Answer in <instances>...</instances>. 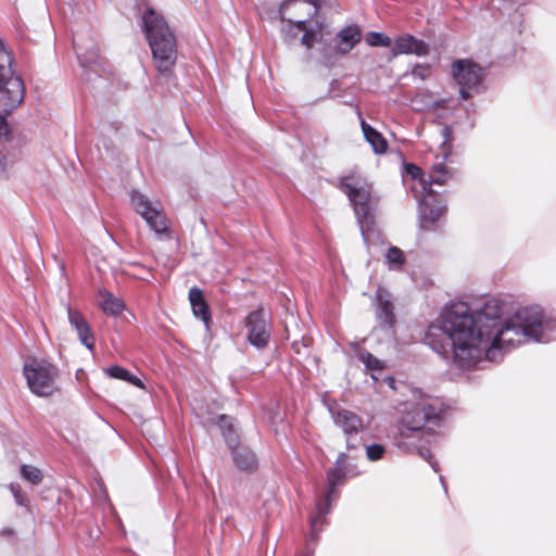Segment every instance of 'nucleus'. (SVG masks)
I'll return each instance as SVG.
<instances>
[{
    "label": "nucleus",
    "mask_w": 556,
    "mask_h": 556,
    "mask_svg": "<svg viewBox=\"0 0 556 556\" xmlns=\"http://www.w3.org/2000/svg\"><path fill=\"white\" fill-rule=\"evenodd\" d=\"M105 374L114 379H119L127 381L128 383L136 386L140 389H144L143 382L132 374H130L127 369L121 367V366H111L105 369Z\"/></svg>",
    "instance_id": "5701e85b"
},
{
    "label": "nucleus",
    "mask_w": 556,
    "mask_h": 556,
    "mask_svg": "<svg viewBox=\"0 0 556 556\" xmlns=\"http://www.w3.org/2000/svg\"><path fill=\"white\" fill-rule=\"evenodd\" d=\"M245 326L248 328V340L252 345L258 349L267 345L270 334L262 311L250 313Z\"/></svg>",
    "instance_id": "4468645a"
},
{
    "label": "nucleus",
    "mask_w": 556,
    "mask_h": 556,
    "mask_svg": "<svg viewBox=\"0 0 556 556\" xmlns=\"http://www.w3.org/2000/svg\"><path fill=\"white\" fill-rule=\"evenodd\" d=\"M332 417L334 424L342 428L344 431L346 435L348 447H358L361 441L354 437L364 430L362 419L355 413L348 409H339L337 412H332Z\"/></svg>",
    "instance_id": "ddd939ff"
},
{
    "label": "nucleus",
    "mask_w": 556,
    "mask_h": 556,
    "mask_svg": "<svg viewBox=\"0 0 556 556\" xmlns=\"http://www.w3.org/2000/svg\"><path fill=\"white\" fill-rule=\"evenodd\" d=\"M452 73L458 85L462 86L460 94L464 99L469 97L466 88L477 87L483 78V70L469 60H458L453 64Z\"/></svg>",
    "instance_id": "f8f14e48"
},
{
    "label": "nucleus",
    "mask_w": 556,
    "mask_h": 556,
    "mask_svg": "<svg viewBox=\"0 0 556 556\" xmlns=\"http://www.w3.org/2000/svg\"><path fill=\"white\" fill-rule=\"evenodd\" d=\"M341 189L350 199L362 235L367 241L374 223L372 214L377 206V199L372 194L371 185L361 177H345L341 181Z\"/></svg>",
    "instance_id": "39448f33"
},
{
    "label": "nucleus",
    "mask_w": 556,
    "mask_h": 556,
    "mask_svg": "<svg viewBox=\"0 0 556 556\" xmlns=\"http://www.w3.org/2000/svg\"><path fill=\"white\" fill-rule=\"evenodd\" d=\"M9 165H10V162H9L8 157L0 150V176L7 175Z\"/></svg>",
    "instance_id": "72a5a7b5"
},
{
    "label": "nucleus",
    "mask_w": 556,
    "mask_h": 556,
    "mask_svg": "<svg viewBox=\"0 0 556 556\" xmlns=\"http://www.w3.org/2000/svg\"><path fill=\"white\" fill-rule=\"evenodd\" d=\"M376 317L381 327L391 328L394 323L393 304L390 293L379 288L376 293Z\"/></svg>",
    "instance_id": "dca6fc26"
},
{
    "label": "nucleus",
    "mask_w": 556,
    "mask_h": 556,
    "mask_svg": "<svg viewBox=\"0 0 556 556\" xmlns=\"http://www.w3.org/2000/svg\"><path fill=\"white\" fill-rule=\"evenodd\" d=\"M407 172L413 176V178H417L420 176L421 170L416 165H408Z\"/></svg>",
    "instance_id": "f704fd0d"
},
{
    "label": "nucleus",
    "mask_w": 556,
    "mask_h": 556,
    "mask_svg": "<svg viewBox=\"0 0 556 556\" xmlns=\"http://www.w3.org/2000/svg\"><path fill=\"white\" fill-rule=\"evenodd\" d=\"M130 203L156 236L167 235L168 220L156 203H153L146 194L137 190L131 191Z\"/></svg>",
    "instance_id": "0eeeda50"
},
{
    "label": "nucleus",
    "mask_w": 556,
    "mask_h": 556,
    "mask_svg": "<svg viewBox=\"0 0 556 556\" xmlns=\"http://www.w3.org/2000/svg\"><path fill=\"white\" fill-rule=\"evenodd\" d=\"M441 136L443 138L442 146L445 147L448 144V142L452 140V128L450 126H444L441 129Z\"/></svg>",
    "instance_id": "473e14b6"
},
{
    "label": "nucleus",
    "mask_w": 556,
    "mask_h": 556,
    "mask_svg": "<svg viewBox=\"0 0 556 556\" xmlns=\"http://www.w3.org/2000/svg\"><path fill=\"white\" fill-rule=\"evenodd\" d=\"M142 26L148 39L156 71L169 78L177 62V39L164 17L153 9L142 16Z\"/></svg>",
    "instance_id": "7ed1b4c3"
},
{
    "label": "nucleus",
    "mask_w": 556,
    "mask_h": 556,
    "mask_svg": "<svg viewBox=\"0 0 556 556\" xmlns=\"http://www.w3.org/2000/svg\"><path fill=\"white\" fill-rule=\"evenodd\" d=\"M384 454V446L381 444H372L366 447V455L368 459L375 462L382 458Z\"/></svg>",
    "instance_id": "c756f323"
},
{
    "label": "nucleus",
    "mask_w": 556,
    "mask_h": 556,
    "mask_svg": "<svg viewBox=\"0 0 556 556\" xmlns=\"http://www.w3.org/2000/svg\"><path fill=\"white\" fill-rule=\"evenodd\" d=\"M391 53L392 56H397L400 54L425 56L429 53V46L425 41L417 39L412 35H404L397 37L393 41Z\"/></svg>",
    "instance_id": "2eb2a0df"
},
{
    "label": "nucleus",
    "mask_w": 556,
    "mask_h": 556,
    "mask_svg": "<svg viewBox=\"0 0 556 556\" xmlns=\"http://www.w3.org/2000/svg\"><path fill=\"white\" fill-rule=\"evenodd\" d=\"M361 41V29L357 25H349L336 37L334 51L340 54L350 52Z\"/></svg>",
    "instance_id": "f3484780"
},
{
    "label": "nucleus",
    "mask_w": 556,
    "mask_h": 556,
    "mask_svg": "<svg viewBox=\"0 0 556 556\" xmlns=\"http://www.w3.org/2000/svg\"><path fill=\"white\" fill-rule=\"evenodd\" d=\"M361 126L366 141L371 146L374 152L377 154L384 153L387 151L388 143L382 135L365 121L361 122Z\"/></svg>",
    "instance_id": "412c9836"
},
{
    "label": "nucleus",
    "mask_w": 556,
    "mask_h": 556,
    "mask_svg": "<svg viewBox=\"0 0 556 556\" xmlns=\"http://www.w3.org/2000/svg\"><path fill=\"white\" fill-rule=\"evenodd\" d=\"M344 460H345V454L341 453L334 463V467L327 473L328 490H327V494L325 497V504H321V503L317 504V514L311 520V528H312L313 534L316 532L317 522L326 514H328V511L330 509V501H331L332 493L334 492L336 486L342 482V480L345 476Z\"/></svg>",
    "instance_id": "9b49d317"
},
{
    "label": "nucleus",
    "mask_w": 556,
    "mask_h": 556,
    "mask_svg": "<svg viewBox=\"0 0 556 556\" xmlns=\"http://www.w3.org/2000/svg\"><path fill=\"white\" fill-rule=\"evenodd\" d=\"M194 409L197 410L198 416L203 419L202 421L205 426L215 422V420L210 416L207 412L204 410L203 407H194Z\"/></svg>",
    "instance_id": "2f4dec72"
},
{
    "label": "nucleus",
    "mask_w": 556,
    "mask_h": 556,
    "mask_svg": "<svg viewBox=\"0 0 556 556\" xmlns=\"http://www.w3.org/2000/svg\"><path fill=\"white\" fill-rule=\"evenodd\" d=\"M291 4H293L298 9L306 7L304 2L285 0L279 9L280 18L282 22H287L289 25L294 24L298 30L304 31L301 42L307 49H311L316 42L320 41L323 38V24L319 21H314L307 24L305 20L293 21L291 18H287V9Z\"/></svg>",
    "instance_id": "1a4fd4ad"
},
{
    "label": "nucleus",
    "mask_w": 556,
    "mask_h": 556,
    "mask_svg": "<svg viewBox=\"0 0 556 556\" xmlns=\"http://www.w3.org/2000/svg\"><path fill=\"white\" fill-rule=\"evenodd\" d=\"M316 12H317L316 7L309 8L308 15L316 14Z\"/></svg>",
    "instance_id": "c9c22d12"
},
{
    "label": "nucleus",
    "mask_w": 556,
    "mask_h": 556,
    "mask_svg": "<svg viewBox=\"0 0 556 556\" xmlns=\"http://www.w3.org/2000/svg\"><path fill=\"white\" fill-rule=\"evenodd\" d=\"M78 59L81 66H89L98 63L99 54L96 49H92L86 53H78Z\"/></svg>",
    "instance_id": "c85d7f7f"
},
{
    "label": "nucleus",
    "mask_w": 556,
    "mask_h": 556,
    "mask_svg": "<svg viewBox=\"0 0 556 556\" xmlns=\"http://www.w3.org/2000/svg\"><path fill=\"white\" fill-rule=\"evenodd\" d=\"M395 413L399 424L396 445L409 452L416 450L437 471V464L431 463L430 451L407 441L430 434L432 427L438 425L440 409L434 405L432 399L418 389H410L404 399L395 405Z\"/></svg>",
    "instance_id": "f03ea898"
},
{
    "label": "nucleus",
    "mask_w": 556,
    "mask_h": 556,
    "mask_svg": "<svg viewBox=\"0 0 556 556\" xmlns=\"http://www.w3.org/2000/svg\"><path fill=\"white\" fill-rule=\"evenodd\" d=\"M10 491L14 497L16 505L28 507L29 500L26 493H24L18 484H10Z\"/></svg>",
    "instance_id": "cd10ccee"
},
{
    "label": "nucleus",
    "mask_w": 556,
    "mask_h": 556,
    "mask_svg": "<svg viewBox=\"0 0 556 556\" xmlns=\"http://www.w3.org/2000/svg\"><path fill=\"white\" fill-rule=\"evenodd\" d=\"M23 479L31 484H39L42 481V473L40 469L31 465H23L20 469Z\"/></svg>",
    "instance_id": "393cba45"
},
{
    "label": "nucleus",
    "mask_w": 556,
    "mask_h": 556,
    "mask_svg": "<svg viewBox=\"0 0 556 556\" xmlns=\"http://www.w3.org/2000/svg\"><path fill=\"white\" fill-rule=\"evenodd\" d=\"M217 424L229 448L232 451L236 466L245 471L254 470L257 467L256 456L250 448L237 445V437L235 435L232 418L226 415H220Z\"/></svg>",
    "instance_id": "6e6552de"
},
{
    "label": "nucleus",
    "mask_w": 556,
    "mask_h": 556,
    "mask_svg": "<svg viewBox=\"0 0 556 556\" xmlns=\"http://www.w3.org/2000/svg\"><path fill=\"white\" fill-rule=\"evenodd\" d=\"M100 306L104 313L110 315H117L124 309V302L114 296L112 293L103 291L100 293Z\"/></svg>",
    "instance_id": "4be33fe9"
},
{
    "label": "nucleus",
    "mask_w": 556,
    "mask_h": 556,
    "mask_svg": "<svg viewBox=\"0 0 556 556\" xmlns=\"http://www.w3.org/2000/svg\"><path fill=\"white\" fill-rule=\"evenodd\" d=\"M365 40L371 47H392L393 45L390 37L377 31L368 33Z\"/></svg>",
    "instance_id": "a878e982"
},
{
    "label": "nucleus",
    "mask_w": 556,
    "mask_h": 556,
    "mask_svg": "<svg viewBox=\"0 0 556 556\" xmlns=\"http://www.w3.org/2000/svg\"><path fill=\"white\" fill-rule=\"evenodd\" d=\"M67 317L70 324L76 329L78 333V338L80 342L89 350L93 349L94 340L92 334L90 333V328L83 317V315L76 311L72 309L70 306L67 307Z\"/></svg>",
    "instance_id": "a211bd4d"
},
{
    "label": "nucleus",
    "mask_w": 556,
    "mask_h": 556,
    "mask_svg": "<svg viewBox=\"0 0 556 556\" xmlns=\"http://www.w3.org/2000/svg\"><path fill=\"white\" fill-rule=\"evenodd\" d=\"M504 312L505 304L497 299L488 300L476 312L465 303L453 304L429 327L426 339L433 350L447 352L448 346L453 363L470 369L484 359L495 361L527 340L548 341L556 326L540 306L521 307L503 323Z\"/></svg>",
    "instance_id": "f257e3e1"
},
{
    "label": "nucleus",
    "mask_w": 556,
    "mask_h": 556,
    "mask_svg": "<svg viewBox=\"0 0 556 556\" xmlns=\"http://www.w3.org/2000/svg\"><path fill=\"white\" fill-rule=\"evenodd\" d=\"M412 75L414 78L426 80L430 76V66L418 64L413 68Z\"/></svg>",
    "instance_id": "7c9ffc66"
},
{
    "label": "nucleus",
    "mask_w": 556,
    "mask_h": 556,
    "mask_svg": "<svg viewBox=\"0 0 556 556\" xmlns=\"http://www.w3.org/2000/svg\"><path fill=\"white\" fill-rule=\"evenodd\" d=\"M453 177V173L446 168L443 163L434 164L431 173L429 174V179H425L420 177L417 184L420 186V181L424 180L427 187V192H429L433 185H445Z\"/></svg>",
    "instance_id": "aec40b11"
},
{
    "label": "nucleus",
    "mask_w": 556,
    "mask_h": 556,
    "mask_svg": "<svg viewBox=\"0 0 556 556\" xmlns=\"http://www.w3.org/2000/svg\"><path fill=\"white\" fill-rule=\"evenodd\" d=\"M421 199L419 200V211L421 227L429 229L445 213V204L433 193L432 190L427 192L425 181H420Z\"/></svg>",
    "instance_id": "9d476101"
},
{
    "label": "nucleus",
    "mask_w": 556,
    "mask_h": 556,
    "mask_svg": "<svg viewBox=\"0 0 556 556\" xmlns=\"http://www.w3.org/2000/svg\"><path fill=\"white\" fill-rule=\"evenodd\" d=\"M386 258L390 269H400L405 262L404 253L396 247L388 250Z\"/></svg>",
    "instance_id": "b1692460"
},
{
    "label": "nucleus",
    "mask_w": 556,
    "mask_h": 556,
    "mask_svg": "<svg viewBox=\"0 0 556 556\" xmlns=\"http://www.w3.org/2000/svg\"><path fill=\"white\" fill-rule=\"evenodd\" d=\"M24 96V81L13 70L11 53L0 40V137L9 132L7 116L22 104Z\"/></svg>",
    "instance_id": "20e7f679"
},
{
    "label": "nucleus",
    "mask_w": 556,
    "mask_h": 556,
    "mask_svg": "<svg viewBox=\"0 0 556 556\" xmlns=\"http://www.w3.org/2000/svg\"><path fill=\"white\" fill-rule=\"evenodd\" d=\"M189 301L193 315L204 321L205 325H207L211 320V312L202 290L198 287L191 288L189 290Z\"/></svg>",
    "instance_id": "6ab92c4d"
},
{
    "label": "nucleus",
    "mask_w": 556,
    "mask_h": 556,
    "mask_svg": "<svg viewBox=\"0 0 556 556\" xmlns=\"http://www.w3.org/2000/svg\"><path fill=\"white\" fill-rule=\"evenodd\" d=\"M358 357L368 369L380 370L383 368V362L371 355L369 352L363 351L359 353Z\"/></svg>",
    "instance_id": "bb28decb"
},
{
    "label": "nucleus",
    "mask_w": 556,
    "mask_h": 556,
    "mask_svg": "<svg viewBox=\"0 0 556 556\" xmlns=\"http://www.w3.org/2000/svg\"><path fill=\"white\" fill-rule=\"evenodd\" d=\"M24 375L30 391L38 396H50L56 390L55 367L45 359L29 358L24 364Z\"/></svg>",
    "instance_id": "423d86ee"
}]
</instances>
